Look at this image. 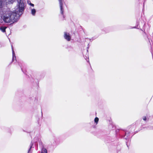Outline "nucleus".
Wrapping results in <instances>:
<instances>
[{"instance_id": "1", "label": "nucleus", "mask_w": 153, "mask_h": 153, "mask_svg": "<svg viewBox=\"0 0 153 153\" xmlns=\"http://www.w3.org/2000/svg\"><path fill=\"white\" fill-rule=\"evenodd\" d=\"M0 14L1 18L6 23H14L17 21L18 17L16 13L8 12L6 10L0 9Z\"/></svg>"}, {"instance_id": "2", "label": "nucleus", "mask_w": 153, "mask_h": 153, "mask_svg": "<svg viewBox=\"0 0 153 153\" xmlns=\"http://www.w3.org/2000/svg\"><path fill=\"white\" fill-rule=\"evenodd\" d=\"M15 0H1L0 6V9H3V10H6V7L9 5L13 4Z\"/></svg>"}, {"instance_id": "3", "label": "nucleus", "mask_w": 153, "mask_h": 153, "mask_svg": "<svg viewBox=\"0 0 153 153\" xmlns=\"http://www.w3.org/2000/svg\"><path fill=\"white\" fill-rule=\"evenodd\" d=\"M26 7L25 0H20V16L23 13Z\"/></svg>"}, {"instance_id": "4", "label": "nucleus", "mask_w": 153, "mask_h": 153, "mask_svg": "<svg viewBox=\"0 0 153 153\" xmlns=\"http://www.w3.org/2000/svg\"><path fill=\"white\" fill-rule=\"evenodd\" d=\"M124 133L125 134L124 136H122V137L125 139L129 140L131 137L130 134V132L128 131H123Z\"/></svg>"}, {"instance_id": "5", "label": "nucleus", "mask_w": 153, "mask_h": 153, "mask_svg": "<svg viewBox=\"0 0 153 153\" xmlns=\"http://www.w3.org/2000/svg\"><path fill=\"white\" fill-rule=\"evenodd\" d=\"M60 6V12L62 15L63 14V0H59Z\"/></svg>"}, {"instance_id": "6", "label": "nucleus", "mask_w": 153, "mask_h": 153, "mask_svg": "<svg viewBox=\"0 0 153 153\" xmlns=\"http://www.w3.org/2000/svg\"><path fill=\"white\" fill-rule=\"evenodd\" d=\"M64 37L65 39L68 41H70L71 39V37L69 33L65 32Z\"/></svg>"}, {"instance_id": "7", "label": "nucleus", "mask_w": 153, "mask_h": 153, "mask_svg": "<svg viewBox=\"0 0 153 153\" xmlns=\"http://www.w3.org/2000/svg\"><path fill=\"white\" fill-rule=\"evenodd\" d=\"M21 70L24 74H26V73L27 72V71L26 70V67L25 66H22L21 68Z\"/></svg>"}, {"instance_id": "8", "label": "nucleus", "mask_w": 153, "mask_h": 153, "mask_svg": "<svg viewBox=\"0 0 153 153\" xmlns=\"http://www.w3.org/2000/svg\"><path fill=\"white\" fill-rule=\"evenodd\" d=\"M41 153H48L47 150L46 149L43 147L42 149Z\"/></svg>"}, {"instance_id": "9", "label": "nucleus", "mask_w": 153, "mask_h": 153, "mask_svg": "<svg viewBox=\"0 0 153 153\" xmlns=\"http://www.w3.org/2000/svg\"><path fill=\"white\" fill-rule=\"evenodd\" d=\"M12 53H13V59L12 60L13 61L15 59H16V57L15 56V54L14 53V51L13 49L12 46Z\"/></svg>"}, {"instance_id": "10", "label": "nucleus", "mask_w": 153, "mask_h": 153, "mask_svg": "<svg viewBox=\"0 0 153 153\" xmlns=\"http://www.w3.org/2000/svg\"><path fill=\"white\" fill-rule=\"evenodd\" d=\"M36 12L35 9H31V14L33 16H35Z\"/></svg>"}, {"instance_id": "11", "label": "nucleus", "mask_w": 153, "mask_h": 153, "mask_svg": "<svg viewBox=\"0 0 153 153\" xmlns=\"http://www.w3.org/2000/svg\"><path fill=\"white\" fill-rule=\"evenodd\" d=\"M6 28L4 27H1L0 28V30L2 31V32H4L5 31V29Z\"/></svg>"}, {"instance_id": "12", "label": "nucleus", "mask_w": 153, "mask_h": 153, "mask_svg": "<svg viewBox=\"0 0 153 153\" xmlns=\"http://www.w3.org/2000/svg\"><path fill=\"white\" fill-rule=\"evenodd\" d=\"M30 148L29 149V150H28V153H30V151L31 149L32 148V146H33V143H32V142L30 144Z\"/></svg>"}, {"instance_id": "13", "label": "nucleus", "mask_w": 153, "mask_h": 153, "mask_svg": "<svg viewBox=\"0 0 153 153\" xmlns=\"http://www.w3.org/2000/svg\"><path fill=\"white\" fill-rule=\"evenodd\" d=\"M27 3L28 4L30 5L31 6H32V7H33L34 6V4H32L31 3L30 1H27Z\"/></svg>"}, {"instance_id": "14", "label": "nucleus", "mask_w": 153, "mask_h": 153, "mask_svg": "<svg viewBox=\"0 0 153 153\" xmlns=\"http://www.w3.org/2000/svg\"><path fill=\"white\" fill-rule=\"evenodd\" d=\"M98 121H99V119L98 118L96 117L95 118L94 121H95V123H96V124L97 123Z\"/></svg>"}, {"instance_id": "15", "label": "nucleus", "mask_w": 153, "mask_h": 153, "mask_svg": "<svg viewBox=\"0 0 153 153\" xmlns=\"http://www.w3.org/2000/svg\"><path fill=\"white\" fill-rule=\"evenodd\" d=\"M143 119L144 121H146L147 119L146 117L145 116H143Z\"/></svg>"}, {"instance_id": "16", "label": "nucleus", "mask_w": 153, "mask_h": 153, "mask_svg": "<svg viewBox=\"0 0 153 153\" xmlns=\"http://www.w3.org/2000/svg\"><path fill=\"white\" fill-rule=\"evenodd\" d=\"M85 59L87 60V61L88 62H89V58L87 57H86V58H85Z\"/></svg>"}, {"instance_id": "17", "label": "nucleus", "mask_w": 153, "mask_h": 153, "mask_svg": "<svg viewBox=\"0 0 153 153\" xmlns=\"http://www.w3.org/2000/svg\"><path fill=\"white\" fill-rule=\"evenodd\" d=\"M149 129H153V126L150 127Z\"/></svg>"}, {"instance_id": "18", "label": "nucleus", "mask_w": 153, "mask_h": 153, "mask_svg": "<svg viewBox=\"0 0 153 153\" xmlns=\"http://www.w3.org/2000/svg\"><path fill=\"white\" fill-rule=\"evenodd\" d=\"M17 8L18 9H19L18 10H19V5H18L17 6Z\"/></svg>"}, {"instance_id": "19", "label": "nucleus", "mask_w": 153, "mask_h": 153, "mask_svg": "<svg viewBox=\"0 0 153 153\" xmlns=\"http://www.w3.org/2000/svg\"><path fill=\"white\" fill-rule=\"evenodd\" d=\"M126 145H127V146L128 147V143L126 142Z\"/></svg>"}, {"instance_id": "20", "label": "nucleus", "mask_w": 153, "mask_h": 153, "mask_svg": "<svg viewBox=\"0 0 153 153\" xmlns=\"http://www.w3.org/2000/svg\"><path fill=\"white\" fill-rule=\"evenodd\" d=\"M1 20L0 19V23H1Z\"/></svg>"}, {"instance_id": "21", "label": "nucleus", "mask_w": 153, "mask_h": 153, "mask_svg": "<svg viewBox=\"0 0 153 153\" xmlns=\"http://www.w3.org/2000/svg\"><path fill=\"white\" fill-rule=\"evenodd\" d=\"M133 28H137V27H136V26H135V27H134Z\"/></svg>"}, {"instance_id": "22", "label": "nucleus", "mask_w": 153, "mask_h": 153, "mask_svg": "<svg viewBox=\"0 0 153 153\" xmlns=\"http://www.w3.org/2000/svg\"><path fill=\"white\" fill-rule=\"evenodd\" d=\"M40 143H41L42 144V142H40Z\"/></svg>"}, {"instance_id": "23", "label": "nucleus", "mask_w": 153, "mask_h": 153, "mask_svg": "<svg viewBox=\"0 0 153 153\" xmlns=\"http://www.w3.org/2000/svg\"><path fill=\"white\" fill-rule=\"evenodd\" d=\"M87 52H88V50H87Z\"/></svg>"}, {"instance_id": "24", "label": "nucleus", "mask_w": 153, "mask_h": 153, "mask_svg": "<svg viewBox=\"0 0 153 153\" xmlns=\"http://www.w3.org/2000/svg\"><path fill=\"white\" fill-rule=\"evenodd\" d=\"M18 0V3H19L18 0Z\"/></svg>"}]
</instances>
